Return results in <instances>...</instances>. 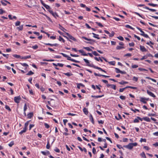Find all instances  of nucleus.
I'll use <instances>...</instances> for the list:
<instances>
[{"instance_id": "1", "label": "nucleus", "mask_w": 158, "mask_h": 158, "mask_svg": "<svg viewBox=\"0 0 158 158\" xmlns=\"http://www.w3.org/2000/svg\"><path fill=\"white\" fill-rule=\"evenodd\" d=\"M66 34L67 35L68 37H67L65 36H64V37L66 38L69 41L71 42V41L69 40V39H71V40H72L75 41H76L77 40L75 38L73 37L72 36L70 35L69 33H66Z\"/></svg>"}, {"instance_id": "2", "label": "nucleus", "mask_w": 158, "mask_h": 158, "mask_svg": "<svg viewBox=\"0 0 158 158\" xmlns=\"http://www.w3.org/2000/svg\"><path fill=\"white\" fill-rule=\"evenodd\" d=\"M83 60L87 64V65L90 67L94 68L95 65H94L93 64H90L89 61L85 59H84Z\"/></svg>"}, {"instance_id": "3", "label": "nucleus", "mask_w": 158, "mask_h": 158, "mask_svg": "<svg viewBox=\"0 0 158 158\" xmlns=\"http://www.w3.org/2000/svg\"><path fill=\"white\" fill-rule=\"evenodd\" d=\"M21 99L20 96H17V97H15L14 98V100L16 103H18L20 102V100Z\"/></svg>"}, {"instance_id": "4", "label": "nucleus", "mask_w": 158, "mask_h": 158, "mask_svg": "<svg viewBox=\"0 0 158 158\" xmlns=\"http://www.w3.org/2000/svg\"><path fill=\"white\" fill-rule=\"evenodd\" d=\"M48 11L54 17L56 18V17H59V15L56 12H54L53 11L51 10H49Z\"/></svg>"}, {"instance_id": "5", "label": "nucleus", "mask_w": 158, "mask_h": 158, "mask_svg": "<svg viewBox=\"0 0 158 158\" xmlns=\"http://www.w3.org/2000/svg\"><path fill=\"white\" fill-rule=\"evenodd\" d=\"M123 147L130 150L132 149L133 148L131 143H129L127 145H124Z\"/></svg>"}, {"instance_id": "6", "label": "nucleus", "mask_w": 158, "mask_h": 158, "mask_svg": "<svg viewBox=\"0 0 158 158\" xmlns=\"http://www.w3.org/2000/svg\"><path fill=\"white\" fill-rule=\"evenodd\" d=\"M147 94L149 95L150 96L152 97L153 98H155L156 97L155 95L152 92L149 91L148 90H147Z\"/></svg>"}, {"instance_id": "7", "label": "nucleus", "mask_w": 158, "mask_h": 158, "mask_svg": "<svg viewBox=\"0 0 158 158\" xmlns=\"http://www.w3.org/2000/svg\"><path fill=\"white\" fill-rule=\"evenodd\" d=\"M79 52L81 53V55L84 56H87L88 54L85 53L83 50H79L78 51Z\"/></svg>"}, {"instance_id": "8", "label": "nucleus", "mask_w": 158, "mask_h": 158, "mask_svg": "<svg viewBox=\"0 0 158 158\" xmlns=\"http://www.w3.org/2000/svg\"><path fill=\"white\" fill-rule=\"evenodd\" d=\"M140 49L142 52H146L147 51V49L143 46H140Z\"/></svg>"}, {"instance_id": "9", "label": "nucleus", "mask_w": 158, "mask_h": 158, "mask_svg": "<svg viewBox=\"0 0 158 158\" xmlns=\"http://www.w3.org/2000/svg\"><path fill=\"white\" fill-rule=\"evenodd\" d=\"M82 38L83 39H84L86 40H88V41H92V42H95V40H92V39H88L86 37H85V36H82Z\"/></svg>"}, {"instance_id": "10", "label": "nucleus", "mask_w": 158, "mask_h": 158, "mask_svg": "<svg viewBox=\"0 0 158 158\" xmlns=\"http://www.w3.org/2000/svg\"><path fill=\"white\" fill-rule=\"evenodd\" d=\"M83 111L84 114L86 115H87L89 113L87 109L85 107H84L83 108Z\"/></svg>"}, {"instance_id": "11", "label": "nucleus", "mask_w": 158, "mask_h": 158, "mask_svg": "<svg viewBox=\"0 0 158 158\" xmlns=\"http://www.w3.org/2000/svg\"><path fill=\"white\" fill-rule=\"evenodd\" d=\"M94 68H95V69H97L100 70L102 71V72H104V73H106V72L105 70L102 69L101 68L99 67L96 66H95Z\"/></svg>"}, {"instance_id": "12", "label": "nucleus", "mask_w": 158, "mask_h": 158, "mask_svg": "<svg viewBox=\"0 0 158 158\" xmlns=\"http://www.w3.org/2000/svg\"><path fill=\"white\" fill-rule=\"evenodd\" d=\"M140 102H143L144 103L146 104L147 103V102L145 101V98L141 97L140 98Z\"/></svg>"}, {"instance_id": "13", "label": "nucleus", "mask_w": 158, "mask_h": 158, "mask_svg": "<svg viewBox=\"0 0 158 158\" xmlns=\"http://www.w3.org/2000/svg\"><path fill=\"white\" fill-rule=\"evenodd\" d=\"M41 153L44 155H47L50 154V152L49 151H47V152L44 151H41Z\"/></svg>"}, {"instance_id": "14", "label": "nucleus", "mask_w": 158, "mask_h": 158, "mask_svg": "<svg viewBox=\"0 0 158 158\" xmlns=\"http://www.w3.org/2000/svg\"><path fill=\"white\" fill-rule=\"evenodd\" d=\"M20 64L23 66L24 67H26L25 68V69L26 70L27 69V67H28V65L26 63H20Z\"/></svg>"}, {"instance_id": "15", "label": "nucleus", "mask_w": 158, "mask_h": 158, "mask_svg": "<svg viewBox=\"0 0 158 158\" xmlns=\"http://www.w3.org/2000/svg\"><path fill=\"white\" fill-rule=\"evenodd\" d=\"M143 120L148 122H150L151 121L149 118L147 117H143Z\"/></svg>"}, {"instance_id": "16", "label": "nucleus", "mask_w": 158, "mask_h": 158, "mask_svg": "<svg viewBox=\"0 0 158 158\" xmlns=\"http://www.w3.org/2000/svg\"><path fill=\"white\" fill-rule=\"evenodd\" d=\"M92 34L93 35V37L94 38L97 39H100V38L98 36H99V35L96 34L94 33H93Z\"/></svg>"}, {"instance_id": "17", "label": "nucleus", "mask_w": 158, "mask_h": 158, "mask_svg": "<svg viewBox=\"0 0 158 158\" xmlns=\"http://www.w3.org/2000/svg\"><path fill=\"white\" fill-rule=\"evenodd\" d=\"M89 119L93 124H94V118L92 114H90L89 116Z\"/></svg>"}, {"instance_id": "18", "label": "nucleus", "mask_w": 158, "mask_h": 158, "mask_svg": "<svg viewBox=\"0 0 158 158\" xmlns=\"http://www.w3.org/2000/svg\"><path fill=\"white\" fill-rule=\"evenodd\" d=\"M104 96V95H98V96H94V95H92L91 97L92 98H100Z\"/></svg>"}, {"instance_id": "19", "label": "nucleus", "mask_w": 158, "mask_h": 158, "mask_svg": "<svg viewBox=\"0 0 158 158\" xmlns=\"http://www.w3.org/2000/svg\"><path fill=\"white\" fill-rule=\"evenodd\" d=\"M136 28L139 30L140 32H141V33L140 34V35H142L143 34H144V32L139 27H137Z\"/></svg>"}, {"instance_id": "20", "label": "nucleus", "mask_w": 158, "mask_h": 158, "mask_svg": "<svg viewBox=\"0 0 158 158\" xmlns=\"http://www.w3.org/2000/svg\"><path fill=\"white\" fill-rule=\"evenodd\" d=\"M81 86L82 87H84L85 86L83 84H82V83H78V84H77V87L78 89H80V86Z\"/></svg>"}, {"instance_id": "21", "label": "nucleus", "mask_w": 158, "mask_h": 158, "mask_svg": "<svg viewBox=\"0 0 158 158\" xmlns=\"http://www.w3.org/2000/svg\"><path fill=\"white\" fill-rule=\"evenodd\" d=\"M27 130L26 128H24L23 129L19 132V134L20 135L22 134L23 133L25 132Z\"/></svg>"}, {"instance_id": "22", "label": "nucleus", "mask_w": 158, "mask_h": 158, "mask_svg": "<svg viewBox=\"0 0 158 158\" xmlns=\"http://www.w3.org/2000/svg\"><path fill=\"white\" fill-rule=\"evenodd\" d=\"M59 26H60V27H59L60 29L62 31H63L64 32H65V31H67L66 29H65L64 27H63L61 26L60 25H59Z\"/></svg>"}, {"instance_id": "23", "label": "nucleus", "mask_w": 158, "mask_h": 158, "mask_svg": "<svg viewBox=\"0 0 158 158\" xmlns=\"http://www.w3.org/2000/svg\"><path fill=\"white\" fill-rule=\"evenodd\" d=\"M145 8V9H146L148 10L152 11V12H155L156 11V10H155V9H150V8H149V7H148L147 6H145V7H144Z\"/></svg>"}, {"instance_id": "24", "label": "nucleus", "mask_w": 158, "mask_h": 158, "mask_svg": "<svg viewBox=\"0 0 158 158\" xmlns=\"http://www.w3.org/2000/svg\"><path fill=\"white\" fill-rule=\"evenodd\" d=\"M27 116L28 118H30L33 116V114L32 113H30L27 114Z\"/></svg>"}, {"instance_id": "25", "label": "nucleus", "mask_w": 158, "mask_h": 158, "mask_svg": "<svg viewBox=\"0 0 158 158\" xmlns=\"http://www.w3.org/2000/svg\"><path fill=\"white\" fill-rule=\"evenodd\" d=\"M47 9L48 10H50V7L49 6L46 5V4H44L43 6Z\"/></svg>"}, {"instance_id": "26", "label": "nucleus", "mask_w": 158, "mask_h": 158, "mask_svg": "<svg viewBox=\"0 0 158 158\" xmlns=\"http://www.w3.org/2000/svg\"><path fill=\"white\" fill-rule=\"evenodd\" d=\"M148 4L150 6H152L153 7L158 6V5L157 4H154L153 3H149Z\"/></svg>"}, {"instance_id": "27", "label": "nucleus", "mask_w": 158, "mask_h": 158, "mask_svg": "<svg viewBox=\"0 0 158 158\" xmlns=\"http://www.w3.org/2000/svg\"><path fill=\"white\" fill-rule=\"evenodd\" d=\"M83 48L86 50L88 51H92V49L89 47H84Z\"/></svg>"}, {"instance_id": "28", "label": "nucleus", "mask_w": 158, "mask_h": 158, "mask_svg": "<svg viewBox=\"0 0 158 158\" xmlns=\"http://www.w3.org/2000/svg\"><path fill=\"white\" fill-rule=\"evenodd\" d=\"M125 27H126L127 28H130L132 30H134V28L133 27H131V26H130L129 25H127L125 26Z\"/></svg>"}, {"instance_id": "29", "label": "nucleus", "mask_w": 158, "mask_h": 158, "mask_svg": "<svg viewBox=\"0 0 158 158\" xmlns=\"http://www.w3.org/2000/svg\"><path fill=\"white\" fill-rule=\"evenodd\" d=\"M123 48H124V47L119 46H117L116 47V49L117 50H120Z\"/></svg>"}, {"instance_id": "30", "label": "nucleus", "mask_w": 158, "mask_h": 158, "mask_svg": "<svg viewBox=\"0 0 158 158\" xmlns=\"http://www.w3.org/2000/svg\"><path fill=\"white\" fill-rule=\"evenodd\" d=\"M130 110L131 111H133L134 113H136V111L138 112H139V110L136 109H135V110H133L132 108H131L130 109Z\"/></svg>"}, {"instance_id": "31", "label": "nucleus", "mask_w": 158, "mask_h": 158, "mask_svg": "<svg viewBox=\"0 0 158 158\" xmlns=\"http://www.w3.org/2000/svg\"><path fill=\"white\" fill-rule=\"evenodd\" d=\"M13 56L16 58H21V56L20 55L17 54L13 55Z\"/></svg>"}, {"instance_id": "32", "label": "nucleus", "mask_w": 158, "mask_h": 158, "mask_svg": "<svg viewBox=\"0 0 158 158\" xmlns=\"http://www.w3.org/2000/svg\"><path fill=\"white\" fill-rule=\"evenodd\" d=\"M29 123V121H28L25 124V127L24 128H25L27 129V126L28 125Z\"/></svg>"}, {"instance_id": "33", "label": "nucleus", "mask_w": 158, "mask_h": 158, "mask_svg": "<svg viewBox=\"0 0 158 158\" xmlns=\"http://www.w3.org/2000/svg\"><path fill=\"white\" fill-rule=\"evenodd\" d=\"M141 156H142V157L144 158H146V156L145 155V154L144 152H143L142 153L140 154Z\"/></svg>"}, {"instance_id": "34", "label": "nucleus", "mask_w": 158, "mask_h": 158, "mask_svg": "<svg viewBox=\"0 0 158 158\" xmlns=\"http://www.w3.org/2000/svg\"><path fill=\"white\" fill-rule=\"evenodd\" d=\"M46 148L47 149H49L50 148V145L49 144V141H48L47 142V144L46 146Z\"/></svg>"}, {"instance_id": "35", "label": "nucleus", "mask_w": 158, "mask_h": 158, "mask_svg": "<svg viewBox=\"0 0 158 158\" xmlns=\"http://www.w3.org/2000/svg\"><path fill=\"white\" fill-rule=\"evenodd\" d=\"M119 83L121 85H123L124 84H127V83H128V82H127L122 81L121 82H119Z\"/></svg>"}, {"instance_id": "36", "label": "nucleus", "mask_w": 158, "mask_h": 158, "mask_svg": "<svg viewBox=\"0 0 158 158\" xmlns=\"http://www.w3.org/2000/svg\"><path fill=\"white\" fill-rule=\"evenodd\" d=\"M59 41H62V42H63V43H64L65 42V40H64L62 37H61V36H59Z\"/></svg>"}, {"instance_id": "37", "label": "nucleus", "mask_w": 158, "mask_h": 158, "mask_svg": "<svg viewBox=\"0 0 158 158\" xmlns=\"http://www.w3.org/2000/svg\"><path fill=\"white\" fill-rule=\"evenodd\" d=\"M34 74V73L33 72L31 71H30L27 73V75H32Z\"/></svg>"}, {"instance_id": "38", "label": "nucleus", "mask_w": 158, "mask_h": 158, "mask_svg": "<svg viewBox=\"0 0 158 158\" xmlns=\"http://www.w3.org/2000/svg\"><path fill=\"white\" fill-rule=\"evenodd\" d=\"M14 141H12L8 145L10 147H11L14 144Z\"/></svg>"}, {"instance_id": "39", "label": "nucleus", "mask_w": 158, "mask_h": 158, "mask_svg": "<svg viewBox=\"0 0 158 158\" xmlns=\"http://www.w3.org/2000/svg\"><path fill=\"white\" fill-rule=\"evenodd\" d=\"M92 53L95 56H99L100 55L99 54L97 53L96 51L93 52Z\"/></svg>"}, {"instance_id": "40", "label": "nucleus", "mask_w": 158, "mask_h": 158, "mask_svg": "<svg viewBox=\"0 0 158 158\" xmlns=\"http://www.w3.org/2000/svg\"><path fill=\"white\" fill-rule=\"evenodd\" d=\"M64 74L65 75H66L68 76H69V77L71 75H72V74H71V73H64Z\"/></svg>"}, {"instance_id": "41", "label": "nucleus", "mask_w": 158, "mask_h": 158, "mask_svg": "<svg viewBox=\"0 0 158 158\" xmlns=\"http://www.w3.org/2000/svg\"><path fill=\"white\" fill-rule=\"evenodd\" d=\"M117 38L119 40H120L121 41H123L124 40L123 37L122 36H119L117 37Z\"/></svg>"}, {"instance_id": "42", "label": "nucleus", "mask_w": 158, "mask_h": 158, "mask_svg": "<svg viewBox=\"0 0 158 158\" xmlns=\"http://www.w3.org/2000/svg\"><path fill=\"white\" fill-rule=\"evenodd\" d=\"M31 58V56H25L21 58L22 59H27L29 58Z\"/></svg>"}, {"instance_id": "43", "label": "nucleus", "mask_w": 158, "mask_h": 158, "mask_svg": "<svg viewBox=\"0 0 158 158\" xmlns=\"http://www.w3.org/2000/svg\"><path fill=\"white\" fill-rule=\"evenodd\" d=\"M17 29H19V30L21 31L23 29V25L20 26L19 27H17Z\"/></svg>"}, {"instance_id": "44", "label": "nucleus", "mask_w": 158, "mask_h": 158, "mask_svg": "<svg viewBox=\"0 0 158 158\" xmlns=\"http://www.w3.org/2000/svg\"><path fill=\"white\" fill-rule=\"evenodd\" d=\"M5 108L6 109H7L9 111H11V110L10 109V107L6 105V106H5Z\"/></svg>"}, {"instance_id": "45", "label": "nucleus", "mask_w": 158, "mask_h": 158, "mask_svg": "<svg viewBox=\"0 0 158 158\" xmlns=\"http://www.w3.org/2000/svg\"><path fill=\"white\" fill-rule=\"evenodd\" d=\"M114 31H112L111 32V33H110V34H109V36L110 37H112L114 36Z\"/></svg>"}, {"instance_id": "46", "label": "nucleus", "mask_w": 158, "mask_h": 158, "mask_svg": "<svg viewBox=\"0 0 158 158\" xmlns=\"http://www.w3.org/2000/svg\"><path fill=\"white\" fill-rule=\"evenodd\" d=\"M98 26L100 27H103V26L100 23H99L98 22H96L95 23Z\"/></svg>"}, {"instance_id": "47", "label": "nucleus", "mask_w": 158, "mask_h": 158, "mask_svg": "<svg viewBox=\"0 0 158 158\" xmlns=\"http://www.w3.org/2000/svg\"><path fill=\"white\" fill-rule=\"evenodd\" d=\"M44 15L46 17L47 19L48 20H49L50 22H52V19L48 16L47 15Z\"/></svg>"}, {"instance_id": "48", "label": "nucleus", "mask_w": 158, "mask_h": 158, "mask_svg": "<svg viewBox=\"0 0 158 158\" xmlns=\"http://www.w3.org/2000/svg\"><path fill=\"white\" fill-rule=\"evenodd\" d=\"M122 100H124L126 98V97L125 96L121 95L119 97Z\"/></svg>"}, {"instance_id": "49", "label": "nucleus", "mask_w": 158, "mask_h": 158, "mask_svg": "<svg viewBox=\"0 0 158 158\" xmlns=\"http://www.w3.org/2000/svg\"><path fill=\"white\" fill-rule=\"evenodd\" d=\"M138 80V78L135 77L134 76L133 77L132 80L135 81H137Z\"/></svg>"}, {"instance_id": "50", "label": "nucleus", "mask_w": 158, "mask_h": 158, "mask_svg": "<svg viewBox=\"0 0 158 158\" xmlns=\"http://www.w3.org/2000/svg\"><path fill=\"white\" fill-rule=\"evenodd\" d=\"M54 150L55 152H56L57 153H59L60 152V150L57 148H56L54 149Z\"/></svg>"}, {"instance_id": "51", "label": "nucleus", "mask_w": 158, "mask_h": 158, "mask_svg": "<svg viewBox=\"0 0 158 158\" xmlns=\"http://www.w3.org/2000/svg\"><path fill=\"white\" fill-rule=\"evenodd\" d=\"M115 69L116 70V72L117 73H120L121 70L117 68H115Z\"/></svg>"}, {"instance_id": "52", "label": "nucleus", "mask_w": 158, "mask_h": 158, "mask_svg": "<svg viewBox=\"0 0 158 158\" xmlns=\"http://www.w3.org/2000/svg\"><path fill=\"white\" fill-rule=\"evenodd\" d=\"M139 122V119H138L137 118H135L133 121V122L134 123H138Z\"/></svg>"}, {"instance_id": "53", "label": "nucleus", "mask_w": 158, "mask_h": 158, "mask_svg": "<svg viewBox=\"0 0 158 158\" xmlns=\"http://www.w3.org/2000/svg\"><path fill=\"white\" fill-rule=\"evenodd\" d=\"M111 87L112 89H113L114 90H116V86L115 85H112Z\"/></svg>"}, {"instance_id": "54", "label": "nucleus", "mask_w": 158, "mask_h": 158, "mask_svg": "<svg viewBox=\"0 0 158 158\" xmlns=\"http://www.w3.org/2000/svg\"><path fill=\"white\" fill-rule=\"evenodd\" d=\"M140 141L141 142H146V139H145L141 138L140 139Z\"/></svg>"}, {"instance_id": "55", "label": "nucleus", "mask_w": 158, "mask_h": 158, "mask_svg": "<svg viewBox=\"0 0 158 158\" xmlns=\"http://www.w3.org/2000/svg\"><path fill=\"white\" fill-rule=\"evenodd\" d=\"M138 66L136 64H134L132 65L131 67L132 68L134 69V68H136L137 67H138Z\"/></svg>"}, {"instance_id": "56", "label": "nucleus", "mask_w": 158, "mask_h": 158, "mask_svg": "<svg viewBox=\"0 0 158 158\" xmlns=\"http://www.w3.org/2000/svg\"><path fill=\"white\" fill-rule=\"evenodd\" d=\"M138 70H139L140 71H147L148 70L147 69H144L142 68H138Z\"/></svg>"}, {"instance_id": "57", "label": "nucleus", "mask_w": 158, "mask_h": 158, "mask_svg": "<svg viewBox=\"0 0 158 158\" xmlns=\"http://www.w3.org/2000/svg\"><path fill=\"white\" fill-rule=\"evenodd\" d=\"M27 109V107L26 104H25L24 105V112H25Z\"/></svg>"}, {"instance_id": "58", "label": "nucleus", "mask_w": 158, "mask_h": 158, "mask_svg": "<svg viewBox=\"0 0 158 158\" xmlns=\"http://www.w3.org/2000/svg\"><path fill=\"white\" fill-rule=\"evenodd\" d=\"M60 54L62 55H63V56H64V57H68V55L64 53H60Z\"/></svg>"}, {"instance_id": "59", "label": "nucleus", "mask_w": 158, "mask_h": 158, "mask_svg": "<svg viewBox=\"0 0 158 158\" xmlns=\"http://www.w3.org/2000/svg\"><path fill=\"white\" fill-rule=\"evenodd\" d=\"M32 48L34 49H36L38 48V46L37 45H35L32 47Z\"/></svg>"}, {"instance_id": "60", "label": "nucleus", "mask_w": 158, "mask_h": 158, "mask_svg": "<svg viewBox=\"0 0 158 158\" xmlns=\"http://www.w3.org/2000/svg\"><path fill=\"white\" fill-rule=\"evenodd\" d=\"M20 22L19 21L16 22L15 23V25L16 26H19L20 24Z\"/></svg>"}, {"instance_id": "61", "label": "nucleus", "mask_w": 158, "mask_h": 158, "mask_svg": "<svg viewBox=\"0 0 158 158\" xmlns=\"http://www.w3.org/2000/svg\"><path fill=\"white\" fill-rule=\"evenodd\" d=\"M44 125L46 128H48L49 127V126L47 123H44Z\"/></svg>"}, {"instance_id": "62", "label": "nucleus", "mask_w": 158, "mask_h": 158, "mask_svg": "<svg viewBox=\"0 0 158 158\" xmlns=\"http://www.w3.org/2000/svg\"><path fill=\"white\" fill-rule=\"evenodd\" d=\"M123 142H127L128 141V139L127 138H123Z\"/></svg>"}, {"instance_id": "63", "label": "nucleus", "mask_w": 158, "mask_h": 158, "mask_svg": "<svg viewBox=\"0 0 158 158\" xmlns=\"http://www.w3.org/2000/svg\"><path fill=\"white\" fill-rule=\"evenodd\" d=\"M109 63L111 65H114L115 64V61H111L109 62Z\"/></svg>"}, {"instance_id": "64", "label": "nucleus", "mask_w": 158, "mask_h": 158, "mask_svg": "<svg viewBox=\"0 0 158 158\" xmlns=\"http://www.w3.org/2000/svg\"><path fill=\"white\" fill-rule=\"evenodd\" d=\"M92 152L94 154L96 153V150L94 148H93L92 149Z\"/></svg>"}]
</instances>
